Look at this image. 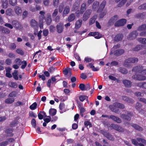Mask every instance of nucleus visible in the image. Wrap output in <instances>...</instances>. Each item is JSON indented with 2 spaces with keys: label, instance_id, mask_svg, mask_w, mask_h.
I'll return each mask as SVG.
<instances>
[{
  "label": "nucleus",
  "instance_id": "nucleus-64",
  "mask_svg": "<svg viewBox=\"0 0 146 146\" xmlns=\"http://www.w3.org/2000/svg\"><path fill=\"white\" fill-rule=\"evenodd\" d=\"M118 126V125L114 124H112L111 125V127L113 129L116 130H117Z\"/></svg>",
  "mask_w": 146,
  "mask_h": 146
},
{
  "label": "nucleus",
  "instance_id": "nucleus-15",
  "mask_svg": "<svg viewBox=\"0 0 146 146\" xmlns=\"http://www.w3.org/2000/svg\"><path fill=\"white\" fill-rule=\"evenodd\" d=\"M14 11L18 15L21 14L22 12L21 8L18 6H16L15 7Z\"/></svg>",
  "mask_w": 146,
  "mask_h": 146
},
{
  "label": "nucleus",
  "instance_id": "nucleus-54",
  "mask_svg": "<svg viewBox=\"0 0 146 146\" xmlns=\"http://www.w3.org/2000/svg\"><path fill=\"white\" fill-rule=\"evenodd\" d=\"M22 64L21 66V68L23 69L25 68L27 65V62L26 61H23L22 62Z\"/></svg>",
  "mask_w": 146,
  "mask_h": 146
},
{
  "label": "nucleus",
  "instance_id": "nucleus-3",
  "mask_svg": "<svg viewBox=\"0 0 146 146\" xmlns=\"http://www.w3.org/2000/svg\"><path fill=\"white\" fill-rule=\"evenodd\" d=\"M132 71L143 74H146V69H143V67L141 66L134 67L132 69Z\"/></svg>",
  "mask_w": 146,
  "mask_h": 146
},
{
  "label": "nucleus",
  "instance_id": "nucleus-32",
  "mask_svg": "<svg viewBox=\"0 0 146 146\" xmlns=\"http://www.w3.org/2000/svg\"><path fill=\"white\" fill-rule=\"evenodd\" d=\"M96 18L97 16H94L90 19L89 23L90 25H91L94 23Z\"/></svg>",
  "mask_w": 146,
  "mask_h": 146
},
{
  "label": "nucleus",
  "instance_id": "nucleus-53",
  "mask_svg": "<svg viewBox=\"0 0 146 146\" xmlns=\"http://www.w3.org/2000/svg\"><path fill=\"white\" fill-rule=\"evenodd\" d=\"M138 9H146V3L139 6Z\"/></svg>",
  "mask_w": 146,
  "mask_h": 146
},
{
  "label": "nucleus",
  "instance_id": "nucleus-30",
  "mask_svg": "<svg viewBox=\"0 0 146 146\" xmlns=\"http://www.w3.org/2000/svg\"><path fill=\"white\" fill-rule=\"evenodd\" d=\"M131 126L133 127L135 129L139 131H141L143 130L142 127L139 126L138 125L135 124H133Z\"/></svg>",
  "mask_w": 146,
  "mask_h": 146
},
{
  "label": "nucleus",
  "instance_id": "nucleus-7",
  "mask_svg": "<svg viewBox=\"0 0 146 146\" xmlns=\"http://www.w3.org/2000/svg\"><path fill=\"white\" fill-rule=\"evenodd\" d=\"M86 7V3H83L81 5L80 11H77L76 13L77 16L80 17V15L82 14L84 11L85 10Z\"/></svg>",
  "mask_w": 146,
  "mask_h": 146
},
{
  "label": "nucleus",
  "instance_id": "nucleus-52",
  "mask_svg": "<svg viewBox=\"0 0 146 146\" xmlns=\"http://www.w3.org/2000/svg\"><path fill=\"white\" fill-rule=\"evenodd\" d=\"M84 124L86 127H88L89 126V127H91L92 126V125L88 121H85L84 122Z\"/></svg>",
  "mask_w": 146,
  "mask_h": 146
},
{
  "label": "nucleus",
  "instance_id": "nucleus-23",
  "mask_svg": "<svg viewBox=\"0 0 146 146\" xmlns=\"http://www.w3.org/2000/svg\"><path fill=\"white\" fill-rule=\"evenodd\" d=\"M0 31L3 33L9 34L10 33V31L7 28L0 26Z\"/></svg>",
  "mask_w": 146,
  "mask_h": 146
},
{
  "label": "nucleus",
  "instance_id": "nucleus-19",
  "mask_svg": "<svg viewBox=\"0 0 146 146\" xmlns=\"http://www.w3.org/2000/svg\"><path fill=\"white\" fill-rule=\"evenodd\" d=\"M9 86L12 88H16L17 87L18 84L16 82H10L8 83Z\"/></svg>",
  "mask_w": 146,
  "mask_h": 146
},
{
  "label": "nucleus",
  "instance_id": "nucleus-56",
  "mask_svg": "<svg viewBox=\"0 0 146 146\" xmlns=\"http://www.w3.org/2000/svg\"><path fill=\"white\" fill-rule=\"evenodd\" d=\"M8 142L7 141H5L0 143V146H5L8 145Z\"/></svg>",
  "mask_w": 146,
  "mask_h": 146
},
{
  "label": "nucleus",
  "instance_id": "nucleus-33",
  "mask_svg": "<svg viewBox=\"0 0 146 146\" xmlns=\"http://www.w3.org/2000/svg\"><path fill=\"white\" fill-rule=\"evenodd\" d=\"M75 18V16L74 14H70L68 17V20L69 22H71L74 21Z\"/></svg>",
  "mask_w": 146,
  "mask_h": 146
},
{
  "label": "nucleus",
  "instance_id": "nucleus-12",
  "mask_svg": "<svg viewBox=\"0 0 146 146\" xmlns=\"http://www.w3.org/2000/svg\"><path fill=\"white\" fill-rule=\"evenodd\" d=\"M88 35L90 36H94L97 39L99 38L102 37V35L98 32H90Z\"/></svg>",
  "mask_w": 146,
  "mask_h": 146
},
{
  "label": "nucleus",
  "instance_id": "nucleus-57",
  "mask_svg": "<svg viewBox=\"0 0 146 146\" xmlns=\"http://www.w3.org/2000/svg\"><path fill=\"white\" fill-rule=\"evenodd\" d=\"M135 94L137 97L143 96V93L139 92H135Z\"/></svg>",
  "mask_w": 146,
  "mask_h": 146
},
{
  "label": "nucleus",
  "instance_id": "nucleus-1",
  "mask_svg": "<svg viewBox=\"0 0 146 146\" xmlns=\"http://www.w3.org/2000/svg\"><path fill=\"white\" fill-rule=\"evenodd\" d=\"M124 107L123 105L118 102L114 103L113 106L110 105L109 106V108L112 111L117 113H118V110L116 109L115 108L120 109H123Z\"/></svg>",
  "mask_w": 146,
  "mask_h": 146
},
{
  "label": "nucleus",
  "instance_id": "nucleus-49",
  "mask_svg": "<svg viewBox=\"0 0 146 146\" xmlns=\"http://www.w3.org/2000/svg\"><path fill=\"white\" fill-rule=\"evenodd\" d=\"M88 97L87 96L83 95L80 96L79 99L81 101L83 102Z\"/></svg>",
  "mask_w": 146,
  "mask_h": 146
},
{
  "label": "nucleus",
  "instance_id": "nucleus-48",
  "mask_svg": "<svg viewBox=\"0 0 146 146\" xmlns=\"http://www.w3.org/2000/svg\"><path fill=\"white\" fill-rule=\"evenodd\" d=\"M146 29V25L144 24L140 26L138 29L139 31H143Z\"/></svg>",
  "mask_w": 146,
  "mask_h": 146
},
{
  "label": "nucleus",
  "instance_id": "nucleus-61",
  "mask_svg": "<svg viewBox=\"0 0 146 146\" xmlns=\"http://www.w3.org/2000/svg\"><path fill=\"white\" fill-rule=\"evenodd\" d=\"M31 123L33 127H35L36 126V121L35 119H33L31 121Z\"/></svg>",
  "mask_w": 146,
  "mask_h": 146
},
{
  "label": "nucleus",
  "instance_id": "nucleus-51",
  "mask_svg": "<svg viewBox=\"0 0 146 146\" xmlns=\"http://www.w3.org/2000/svg\"><path fill=\"white\" fill-rule=\"evenodd\" d=\"M17 52L22 55H23L24 54V52L21 49L19 48L16 50Z\"/></svg>",
  "mask_w": 146,
  "mask_h": 146
},
{
  "label": "nucleus",
  "instance_id": "nucleus-22",
  "mask_svg": "<svg viewBox=\"0 0 146 146\" xmlns=\"http://www.w3.org/2000/svg\"><path fill=\"white\" fill-rule=\"evenodd\" d=\"M136 32L134 31L131 33L128 38L129 40H132L136 37Z\"/></svg>",
  "mask_w": 146,
  "mask_h": 146
},
{
  "label": "nucleus",
  "instance_id": "nucleus-20",
  "mask_svg": "<svg viewBox=\"0 0 146 146\" xmlns=\"http://www.w3.org/2000/svg\"><path fill=\"white\" fill-rule=\"evenodd\" d=\"M106 3V2L105 1H103L100 4L99 9L97 11L98 12H99L100 11L103 10L105 6Z\"/></svg>",
  "mask_w": 146,
  "mask_h": 146
},
{
  "label": "nucleus",
  "instance_id": "nucleus-62",
  "mask_svg": "<svg viewBox=\"0 0 146 146\" xmlns=\"http://www.w3.org/2000/svg\"><path fill=\"white\" fill-rule=\"evenodd\" d=\"M141 48V45H137L135 48H134V50L135 51H138Z\"/></svg>",
  "mask_w": 146,
  "mask_h": 146
},
{
  "label": "nucleus",
  "instance_id": "nucleus-39",
  "mask_svg": "<svg viewBox=\"0 0 146 146\" xmlns=\"http://www.w3.org/2000/svg\"><path fill=\"white\" fill-rule=\"evenodd\" d=\"M118 70L123 74H126L127 73V70L125 68H120Z\"/></svg>",
  "mask_w": 146,
  "mask_h": 146
},
{
  "label": "nucleus",
  "instance_id": "nucleus-59",
  "mask_svg": "<svg viewBox=\"0 0 146 146\" xmlns=\"http://www.w3.org/2000/svg\"><path fill=\"white\" fill-rule=\"evenodd\" d=\"M48 118H44V120L46 122L48 123L51 120V118L50 116H48Z\"/></svg>",
  "mask_w": 146,
  "mask_h": 146
},
{
  "label": "nucleus",
  "instance_id": "nucleus-13",
  "mask_svg": "<svg viewBox=\"0 0 146 146\" xmlns=\"http://www.w3.org/2000/svg\"><path fill=\"white\" fill-rule=\"evenodd\" d=\"M57 31L58 33H62L63 30V24L62 23H60L56 26Z\"/></svg>",
  "mask_w": 146,
  "mask_h": 146
},
{
  "label": "nucleus",
  "instance_id": "nucleus-9",
  "mask_svg": "<svg viewBox=\"0 0 146 146\" xmlns=\"http://www.w3.org/2000/svg\"><path fill=\"white\" fill-rule=\"evenodd\" d=\"M126 22V21L125 19H121L115 23V27L121 26L124 25Z\"/></svg>",
  "mask_w": 146,
  "mask_h": 146
},
{
  "label": "nucleus",
  "instance_id": "nucleus-46",
  "mask_svg": "<svg viewBox=\"0 0 146 146\" xmlns=\"http://www.w3.org/2000/svg\"><path fill=\"white\" fill-rule=\"evenodd\" d=\"M17 93L15 91H13L9 94L8 95L9 97H15L16 96Z\"/></svg>",
  "mask_w": 146,
  "mask_h": 146
},
{
  "label": "nucleus",
  "instance_id": "nucleus-41",
  "mask_svg": "<svg viewBox=\"0 0 146 146\" xmlns=\"http://www.w3.org/2000/svg\"><path fill=\"white\" fill-rule=\"evenodd\" d=\"M12 9L11 8L8 9L6 11L5 13L8 16H11L12 14Z\"/></svg>",
  "mask_w": 146,
  "mask_h": 146
},
{
  "label": "nucleus",
  "instance_id": "nucleus-44",
  "mask_svg": "<svg viewBox=\"0 0 146 146\" xmlns=\"http://www.w3.org/2000/svg\"><path fill=\"white\" fill-rule=\"evenodd\" d=\"M37 106V104L35 102L31 106H30L29 108L31 110H33L36 109Z\"/></svg>",
  "mask_w": 146,
  "mask_h": 146
},
{
  "label": "nucleus",
  "instance_id": "nucleus-24",
  "mask_svg": "<svg viewBox=\"0 0 146 146\" xmlns=\"http://www.w3.org/2000/svg\"><path fill=\"white\" fill-rule=\"evenodd\" d=\"M124 50L123 49L117 50L113 52L114 54L116 56H119L124 53Z\"/></svg>",
  "mask_w": 146,
  "mask_h": 146
},
{
  "label": "nucleus",
  "instance_id": "nucleus-25",
  "mask_svg": "<svg viewBox=\"0 0 146 146\" xmlns=\"http://www.w3.org/2000/svg\"><path fill=\"white\" fill-rule=\"evenodd\" d=\"M47 19L45 20L46 21V24L48 25H50L51 22V16L50 13H48L47 15Z\"/></svg>",
  "mask_w": 146,
  "mask_h": 146
},
{
  "label": "nucleus",
  "instance_id": "nucleus-28",
  "mask_svg": "<svg viewBox=\"0 0 146 146\" xmlns=\"http://www.w3.org/2000/svg\"><path fill=\"white\" fill-rule=\"evenodd\" d=\"M123 37V35L121 34H118L115 37V40L116 41H118L122 40Z\"/></svg>",
  "mask_w": 146,
  "mask_h": 146
},
{
  "label": "nucleus",
  "instance_id": "nucleus-35",
  "mask_svg": "<svg viewBox=\"0 0 146 146\" xmlns=\"http://www.w3.org/2000/svg\"><path fill=\"white\" fill-rule=\"evenodd\" d=\"M99 2L98 1H96L94 2L92 6V9L93 10L97 9L99 5Z\"/></svg>",
  "mask_w": 146,
  "mask_h": 146
},
{
  "label": "nucleus",
  "instance_id": "nucleus-29",
  "mask_svg": "<svg viewBox=\"0 0 146 146\" xmlns=\"http://www.w3.org/2000/svg\"><path fill=\"white\" fill-rule=\"evenodd\" d=\"M2 6L4 8H6L8 5V1L7 0H1Z\"/></svg>",
  "mask_w": 146,
  "mask_h": 146
},
{
  "label": "nucleus",
  "instance_id": "nucleus-36",
  "mask_svg": "<svg viewBox=\"0 0 146 146\" xmlns=\"http://www.w3.org/2000/svg\"><path fill=\"white\" fill-rule=\"evenodd\" d=\"M80 3H79L75 2L74 3L72 8V11H75L78 9Z\"/></svg>",
  "mask_w": 146,
  "mask_h": 146
},
{
  "label": "nucleus",
  "instance_id": "nucleus-55",
  "mask_svg": "<svg viewBox=\"0 0 146 146\" xmlns=\"http://www.w3.org/2000/svg\"><path fill=\"white\" fill-rule=\"evenodd\" d=\"M127 0H122L119 4L118 6L120 7L123 5L126 2Z\"/></svg>",
  "mask_w": 146,
  "mask_h": 146
},
{
  "label": "nucleus",
  "instance_id": "nucleus-18",
  "mask_svg": "<svg viewBox=\"0 0 146 146\" xmlns=\"http://www.w3.org/2000/svg\"><path fill=\"white\" fill-rule=\"evenodd\" d=\"M110 117L113 120L117 123H120L121 122V120L119 118L114 115H111Z\"/></svg>",
  "mask_w": 146,
  "mask_h": 146
},
{
  "label": "nucleus",
  "instance_id": "nucleus-10",
  "mask_svg": "<svg viewBox=\"0 0 146 146\" xmlns=\"http://www.w3.org/2000/svg\"><path fill=\"white\" fill-rule=\"evenodd\" d=\"M59 108L60 110V112L62 113L65 112L68 110L67 106L63 103H60V104Z\"/></svg>",
  "mask_w": 146,
  "mask_h": 146
},
{
  "label": "nucleus",
  "instance_id": "nucleus-40",
  "mask_svg": "<svg viewBox=\"0 0 146 146\" xmlns=\"http://www.w3.org/2000/svg\"><path fill=\"white\" fill-rule=\"evenodd\" d=\"M121 118L128 121H130L131 120V118L130 117L127 115L124 114H122L121 115Z\"/></svg>",
  "mask_w": 146,
  "mask_h": 146
},
{
  "label": "nucleus",
  "instance_id": "nucleus-11",
  "mask_svg": "<svg viewBox=\"0 0 146 146\" xmlns=\"http://www.w3.org/2000/svg\"><path fill=\"white\" fill-rule=\"evenodd\" d=\"M56 76L52 77L51 79H49L47 83V86L50 88L51 86V83L52 84H53L55 83V82L56 80Z\"/></svg>",
  "mask_w": 146,
  "mask_h": 146
},
{
  "label": "nucleus",
  "instance_id": "nucleus-21",
  "mask_svg": "<svg viewBox=\"0 0 146 146\" xmlns=\"http://www.w3.org/2000/svg\"><path fill=\"white\" fill-rule=\"evenodd\" d=\"M123 99L127 102L130 103L131 104H133V101L132 99L129 98L128 97L126 96H124L122 97Z\"/></svg>",
  "mask_w": 146,
  "mask_h": 146
},
{
  "label": "nucleus",
  "instance_id": "nucleus-26",
  "mask_svg": "<svg viewBox=\"0 0 146 146\" xmlns=\"http://www.w3.org/2000/svg\"><path fill=\"white\" fill-rule=\"evenodd\" d=\"M123 83L126 87H129L131 86V82L129 80H123Z\"/></svg>",
  "mask_w": 146,
  "mask_h": 146
},
{
  "label": "nucleus",
  "instance_id": "nucleus-37",
  "mask_svg": "<svg viewBox=\"0 0 146 146\" xmlns=\"http://www.w3.org/2000/svg\"><path fill=\"white\" fill-rule=\"evenodd\" d=\"M56 112V110L54 109H51L49 111V113L51 115L53 116L55 115Z\"/></svg>",
  "mask_w": 146,
  "mask_h": 146
},
{
  "label": "nucleus",
  "instance_id": "nucleus-43",
  "mask_svg": "<svg viewBox=\"0 0 146 146\" xmlns=\"http://www.w3.org/2000/svg\"><path fill=\"white\" fill-rule=\"evenodd\" d=\"M9 2L10 4L12 6H14L17 4V0H9Z\"/></svg>",
  "mask_w": 146,
  "mask_h": 146
},
{
  "label": "nucleus",
  "instance_id": "nucleus-16",
  "mask_svg": "<svg viewBox=\"0 0 146 146\" xmlns=\"http://www.w3.org/2000/svg\"><path fill=\"white\" fill-rule=\"evenodd\" d=\"M70 7L68 6L66 7L64 9L63 12L62 16L63 17H65L68 14L70 11Z\"/></svg>",
  "mask_w": 146,
  "mask_h": 146
},
{
  "label": "nucleus",
  "instance_id": "nucleus-4",
  "mask_svg": "<svg viewBox=\"0 0 146 146\" xmlns=\"http://www.w3.org/2000/svg\"><path fill=\"white\" fill-rule=\"evenodd\" d=\"M39 14H40L38 18L39 23L40 24L39 27L41 29L43 28V23L45 20V17L44 15L45 14V12L42 11H40Z\"/></svg>",
  "mask_w": 146,
  "mask_h": 146
},
{
  "label": "nucleus",
  "instance_id": "nucleus-5",
  "mask_svg": "<svg viewBox=\"0 0 146 146\" xmlns=\"http://www.w3.org/2000/svg\"><path fill=\"white\" fill-rule=\"evenodd\" d=\"M137 140L139 142L144 143L145 145H146V141L144 139H142L141 138H137ZM132 143L135 145H139L140 146H145L143 145L141 143H138L135 139H133L132 140Z\"/></svg>",
  "mask_w": 146,
  "mask_h": 146
},
{
  "label": "nucleus",
  "instance_id": "nucleus-2",
  "mask_svg": "<svg viewBox=\"0 0 146 146\" xmlns=\"http://www.w3.org/2000/svg\"><path fill=\"white\" fill-rule=\"evenodd\" d=\"M138 61V59L137 58L133 57L126 59L124 63V66L126 67H129L130 66V64L137 63Z\"/></svg>",
  "mask_w": 146,
  "mask_h": 146
},
{
  "label": "nucleus",
  "instance_id": "nucleus-14",
  "mask_svg": "<svg viewBox=\"0 0 146 146\" xmlns=\"http://www.w3.org/2000/svg\"><path fill=\"white\" fill-rule=\"evenodd\" d=\"M82 21L81 19H79L77 20L75 24V28L76 29H78L80 28L82 24Z\"/></svg>",
  "mask_w": 146,
  "mask_h": 146
},
{
  "label": "nucleus",
  "instance_id": "nucleus-47",
  "mask_svg": "<svg viewBox=\"0 0 146 146\" xmlns=\"http://www.w3.org/2000/svg\"><path fill=\"white\" fill-rule=\"evenodd\" d=\"M79 87L80 89L82 91H84L85 90H87V88H85V86L83 84H80Z\"/></svg>",
  "mask_w": 146,
  "mask_h": 146
},
{
  "label": "nucleus",
  "instance_id": "nucleus-60",
  "mask_svg": "<svg viewBox=\"0 0 146 146\" xmlns=\"http://www.w3.org/2000/svg\"><path fill=\"white\" fill-rule=\"evenodd\" d=\"M58 13V11L57 9H55L53 13L52 16V17H56Z\"/></svg>",
  "mask_w": 146,
  "mask_h": 146
},
{
  "label": "nucleus",
  "instance_id": "nucleus-63",
  "mask_svg": "<svg viewBox=\"0 0 146 146\" xmlns=\"http://www.w3.org/2000/svg\"><path fill=\"white\" fill-rule=\"evenodd\" d=\"M12 62L11 60L9 58H7L5 60V63L7 65H10Z\"/></svg>",
  "mask_w": 146,
  "mask_h": 146
},
{
  "label": "nucleus",
  "instance_id": "nucleus-27",
  "mask_svg": "<svg viewBox=\"0 0 146 146\" xmlns=\"http://www.w3.org/2000/svg\"><path fill=\"white\" fill-rule=\"evenodd\" d=\"M141 107L142 105L141 104L139 103H137L136 105L135 108L136 109L139 111V112L140 113L141 112V111H143V110H142L141 109Z\"/></svg>",
  "mask_w": 146,
  "mask_h": 146
},
{
  "label": "nucleus",
  "instance_id": "nucleus-8",
  "mask_svg": "<svg viewBox=\"0 0 146 146\" xmlns=\"http://www.w3.org/2000/svg\"><path fill=\"white\" fill-rule=\"evenodd\" d=\"M132 78L133 79L140 81L145 80L146 79V77L143 75L138 74H135L133 76Z\"/></svg>",
  "mask_w": 146,
  "mask_h": 146
},
{
  "label": "nucleus",
  "instance_id": "nucleus-50",
  "mask_svg": "<svg viewBox=\"0 0 146 146\" xmlns=\"http://www.w3.org/2000/svg\"><path fill=\"white\" fill-rule=\"evenodd\" d=\"M106 137L109 139L113 141L114 140L113 137L110 134H107L106 135H104Z\"/></svg>",
  "mask_w": 146,
  "mask_h": 146
},
{
  "label": "nucleus",
  "instance_id": "nucleus-34",
  "mask_svg": "<svg viewBox=\"0 0 146 146\" xmlns=\"http://www.w3.org/2000/svg\"><path fill=\"white\" fill-rule=\"evenodd\" d=\"M18 72L17 70H15L12 74L13 78L15 80H17L19 79V77L18 76Z\"/></svg>",
  "mask_w": 146,
  "mask_h": 146
},
{
  "label": "nucleus",
  "instance_id": "nucleus-17",
  "mask_svg": "<svg viewBox=\"0 0 146 146\" xmlns=\"http://www.w3.org/2000/svg\"><path fill=\"white\" fill-rule=\"evenodd\" d=\"M31 25V27L36 28L38 27V23L34 19H32L30 22Z\"/></svg>",
  "mask_w": 146,
  "mask_h": 146
},
{
  "label": "nucleus",
  "instance_id": "nucleus-6",
  "mask_svg": "<svg viewBox=\"0 0 146 146\" xmlns=\"http://www.w3.org/2000/svg\"><path fill=\"white\" fill-rule=\"evenodd\" d=\"M92 11L90 9L87 10L84 13L83 17V20L84 21H86L89 18L92 13Z\"/></svg>",
  "mask_w": 146,
  "mask_h": 146
},
{
  "label": "nucleus",
  "instance_id": "nucleus-58",
  "mask_svg": "<svg viewBox=\"0 0 146 146\" xmlns=\"http://www.w3.org/2000/svg\"><path fill=\"white\" fill-rule=\"evenodd\" d=\"M16 63L19 65H21V61L20 59L19 58H16L15 60Z\"/></svg>",
  "mask_w": 146,
  "mask_h": 146
},
{
  "label": "nucleus",
  "instance_id": "nucleus-45",
  "mask_svg": "<svg viewBox=\"0 0 146 146\" xmlns=\"http://www.w3.org/2000/svg\"><path fill=\"white\" fill-rule=\"evenodd\" d=\"M137 40L139 42L142 44H146V38H138Z\"/></svg>",
  "mask_w": 146,
  "mask_h": 146
},
{
  "label": "nucleus",
  "instance_id": "nucleus-38",
  "mask_svg": "<svg viewBox=\"0 0 146 146\" xmlns=\"http://www.w3.org/2000/svg\"><path fill=\"white\" fill-rule=\"evenodd\" d=\"M14 101V99L13 98H8L6 99L5 102L7 104H11L13 103Z\"/></svg>",
  "mask_w": 146,
  "mask_h": 146
},
{
  "label": "nucleus",
  "instance_id": "nucleus-31",
  "mask_svg": "<svg viewBox=\"0 0 146 146\" xmlns=\"http://www.w3.org/2000/svg\"><path fill=\"white\" fill-rule=\"evenodd\" d=\"M118 19V16L115 15L112 17L109 21V22L110 23H113L115 22Z\"/></svg>",
  "mask_w": 146,
  "mask_h": 146
},
{
  "label": "nucleus",
  "instance_id": "nucleus-42",
  "mask_svg": "<svg viewBox=\"0 0 146 146\" xmlns=\"http://www.w3.org/2000/svg\"><path fill=\"white\" fill-rule=\"evenodd\" d=\"M89 66L90 68H92V70L94 71H98L99 70V68L98 67L95 68L94 66L92 65V63H90L89 64Z\"/></svg>",
  "mask_w": 146,
  "mask_h": 146
}]
</instances>
